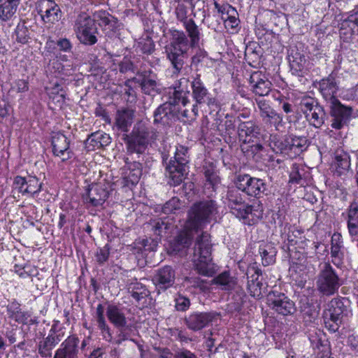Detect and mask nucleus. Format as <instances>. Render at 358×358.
Segmentation results:
<instances>
[{
  "label": "nucleus",
  "instance_id": "8fccbe9b",
  "mask_svg": "<svg viewBox=\"0 0 358 358\" xmlns=\"http://www.w3.org/2000/svg\"><path fill=\"white\" fill-rule=\"evenodd\" d=\"M301 171H303V169H301ZM302 180L303 179L299 166L296 164H293L289 173V182L302 185Z\"/></svg>",
  "mask_w": 358,
  "mask_h": 358
},
{
  "label": "nucleus",
  "instance_id": "473e14b6",
  "mask_svg": "<svg viewBox=\"0 0 358 358\" xmlns=\"http://www.w3.org/2000/svg\"><path fill=\"white\" fill-rule=\"evenodd\" d=\"M20 306V304L15 300L12 301L6 307L8 316L17 323L27 324L30 314L29 312L22 311Z\"/></svg>",
  "mask_w": 358,
  "mask_h": 358
},
{
  "label": "nucleus",
  "instance_id": "a878e982",
  "mask_svg": "<svg viewBox=\"0 0 358 358\" xmlns=\"http://www.w3.org/2000/svg\"><path fill=\"white\" fill-rule=\"evenodd\" d=\"M261 132L260 127L253 120L241 122L238 124L237 133L238 139L243 143L258 138Z\"/></svg>",
  "mask_w": 358,
  "mask_h": 358
},
{
  "label": "nucleus",
  "instance_id": "13d9d810",
  "mask_svg": "<svg viewBox=\"0 0 358 358\" xmlns=\"http://www.w3.org/2000/svg\"><path fill=\"white\" fill-rule=\"evenodd\" d=\"M348 24L352 26L354 28L358 27V10L351 11L348 16L343 20L342 25L348 26Z\"/></svg>",
  "mask_w": 358,
  "mask_h": 358
},
{
  "label": "nucleus",
  "instance_id": "37998d69",
  "mask_svg": "<svg viewBox=\"0 0 358 358\" xmlns=\"http://www.w3.org/2000/svg\"><path fill=\"white\" fill-rule=\"evenodd\" d=\"M227 18L224 20V26L226 28L235 29L239 24V19L236 16L237 14L236 10L231 6L227 5Z\"/></svg>",
  "mask_w": 358,
  "mask_h": 358
},
{
  "label": "nucleus",
  "instance_id": "2f4dec72",
  "mask_svg": "<svg viewBox=\"0 0 358 358\" xmlns=\"http://www.w3.org/2000/svg\"><path fill=\"white\" fill-rule=\"evenodd\" d=\"M300 312L306 323H312L318 316L319 311L307 297H303L299 301Z\"/></svg>",
  "mask_w": 358,
  "mask_h": 358
},
{
  "label": "nucleus",
  "instance_id": "dca6fc26",
  "mask_svg": "<svg viewBox=\"0 0 358 358\" xmlns=\"http://www.w3.org/2000/svg\"><path fill=\"white\" fill-rule=\"evenodd\" d=\"M156 74L152 71H138L136 76L131 78L134 83L138 85L141 92L152 96L161 93Z\"/></svg>",
  "mask_w": 358,
  "mask_h": 358
},
{
  "label": "nucleus",
  "instance_id": "ea45409f",
  "mask_svg": "<svg viewBox=\"0 0 358 358\" xmlns=\"http://www.w3.org/2000/svg\"><path fill=\"white\" fill-rule=\"evenodd\" d=\"M255 280L253 282L248 283L247 288L252 296L259 298L267 292V285L262 282V278L257 280V277H256Z\"/></svg>",
  "mask_w": 358,
  "mask_h": 358
},
{
  "label": "nucleus",
  "instance_id": "4d7b16f0",
  "mask_svg": "<svg viewBox=\"0 0 358 358\" xmlns=\"http://www.w3.org/2000/svg\"><path fill=\"white\" fill-rule=\"evenodd\" d=\"M310 341L313 348L315 350L318 347H321L324 345V342H328V340L325 339L324 335L320 332V334L315 333L310 335Z\"/></svg>",
  "mask_w": 358,
  "mask_h": 358
},
{
  "label": "nucleus",
  "instance_id": "4468645a",
  "mask_svg": "<svg viewBox=\"0 0 358 358\" xmlns=\"http://www.w3.org/2000/svg\"><path fill=\"white\" fill-rule=\"evenodd\" d=\"M301 47V43L299 45H291L287 52L290 71L293 75L297 76H303L308 71L306 52Z\"/></svg>",
  "mask_w": 358,
  "mask_h": 358
},
{
  "label": "nucleus",
  "instance_id": "aec40b11",
  "mask_svg": "<svg viewBox=\"0 0 358 358\" xmlns=\"http://www.w3.org/2000/svg\"><path fill=\"white\" fill-rule=\"evenodd\" d=\"M218 314L215 312H193L184 318L187 327L193 331H199L217 318Z\"/></svg>",
  "mask_w": 358,
  "mask_h": 358
},
{
  "label": "nucleus",
  "instance_id": "79ce46f5",
  "mask_svg": "<svg viewBox=\"0 0 358 358\" xmlns=\"http://www.w3.org/2000/svg\"><path fill=\"white\" fill-rule=\"evenodd\" d=\"M95 17L104 26L114 29L117 24V19L106 10H99L94 14Z\"/></svg>",
  "mask_w": 358,
  "mask_h": 358
},
{
  "label": "nucleus",
  "instance_id": "393cba45",
  "mask_svg": "<svg viewBox=\"0 0 358 358\" xmlns=\"http://www.w3.org/2000/svg\"><path fill=\"white\" fill-rule=\"evenodd\" d=\"M109 196V191L106 185L92 184L89 185L87 192V202L92 206H102Z\"/></svg>",
  "mask_w": 358,
  "mask_h": 358
},
{
  "label": "nucleus",
  "instance_id": "4be33fe9",
  "mask_svg": "<svg viewBox=\"0 0 358 358\" xmlns=\"http://www.w3.org/2000/svg\"><path fill=\"white\" fill-rule=\"evenodd\" d=\"M64 333L57 330L56 325L53 324L49 334L38 344V353L42 357H50L52 350L62 340Z\"/></svg>",
  "mask_w": 358,
  "mask_h": 358
},
{
  "label": "nucleus",
  "instance_id": "c756f323",
  "mask_svg": "<svg viewBox=\"0 0 358 358\" xmlns=\"http://www.w3.org/2000/svg\"><path fill=\"white\" fill-rule=\"evenodd\" d=\"M127 287L128 292L138 304L145 303L150 292L145 285L134 279L127 283Z\"/></svg>",
  "mask_w": 358,
  "mask_h": 358
},
{
  "label": "nucleus",
  "instance_id": "338daca9",
  "mask_svg": "<svg viewBox=\"0 0 358 358\" xmlns=\"http://www.w3.org/2000/svg\"><path fill=\"white\" fill-rule=\"evenodd\" d=\"M210 235L207 232H203L201 236H198L196 239V245L197 246H213L210 243Z\"/></svg>",
  "mask_w": 358,
  "mask_h": 358
},
{
  "label": "nucleus",
  "instance_id": "0eeeda50",
  "mask_svg": "<svg viewBox=\"0 0 358 358\" xmlns=\"http://www.w3.org/2000/svg\"><path fill=\"white\" fill-rule=\"evenodd\" d=\"M341 279L329 263H324L317 278V290L324 296L336 293L341 287Z\"/></svg>",
  "mask_w": 358,
  "mask_h": 358
},
{
  "label": "nucleus",
  "instance_id": "58836bf2",
  "mask_svg": "<svg viewBox=\"0 0 358 358\" xmlns=\"http://www.w3.org/2000/svg\"><path fill=\"white\" fill-rule=\"evenodd\" d=\"M335 164L336 172L339 175L343 174L348 171L350 167V159L348 153L340 151L336 152L335 156Z\"/></svg>",
  "mask_w": 358,
  "mask_h": 358
},
{
  "label": "nucleus",
  "instance_id": "2eb2a0df",
  "mask_svg": "<svg viewBox=\"0 0 358 358\" xmlns=\"http://www.w3.org/2000/svg\"><path fill=\"white\" fill-rule=\"evenodd\" d=\"M193 249L192 261L198 272L206 276L213 273V264L211 248H192Z\"/></svg>",
  "mask_w": 358,
  "mask_h": 358
},
{
  "label": "nucleus",
  "instance_id": "72a5a7b5",
  "mask_svg": "<svg viewBox=\"0 0 358 358\" xmlns=\"http://www.w3.org/2000/svg\"><path fill=\"white\" fill-rule=\"evenodd\" d=\"M270 146L276 153H280L289 157L290 153V136L282 137L272 136Z\"/></svg>",
  "mask_w": 358,
  "mask_h": 358
},
{
  "label": "nucleus",
  "instance_id": "de8ad7c7",
  "mask_svg": "<svg viewBox=\"0 0 358 358\" xmlns=\"http://www.w3.org/2000/svg\"><path fill=\"white\" fill-rule=\"evenodd\" d=\"M142 175L141 171H129L124 177V182L126 186H134L136 185Z\"/></svg>",
  "mask_w": 358,
  "mask_h": 358
},
{
  "label": "nucleus",
  "instance_id": "7ed1b4c3",
  "mask_svg": "<svg viewBox=\"0 0 358 358\" xmlns=\"http://www.w3.org/2000/svg\"><path fill=\"white\" fill-rule=\"evenodd\" d=\"M220 216V206L212 199L194 202L187 211L186 229L180 231L175 241L180 246H189L193 241L192 230L203 229L210 222L217 223Z\"/></svg>",
  "mask_w": 358,
  "mask_h": 358
},
{
  "label": "nucleus",
  "instance_id": "f8f14e48",
  "mask_svg": "<svg viewBox=\"0 0 358 358\" xmlns=\"http://www.w3.org/2000/svg\"><path fill=\"white\" fill-rule=\"evenodd\" d=\"M201 77V74L196 71L195 74L192 76V80L190 81L192 91V97L195 101L194 105L196 106V107L203 105L213 106L215 103V99L211 96Z\"/></svg>",
  "mask_w": 358,
  "mask_h": 358
},
{
  "label": "nucleus",
  "instance_id": "6e6552de",
  "mask_svg": "<svg viewBox=\"0 0 358 358\" xmlns=\"http://www.w3.org/2000/svg\"><path fill=\"white\" fill-rule=\"evenodd\" d=\"M343 301L338 298L332 299L324 306L322 319L325 327L332 333L338 331L343 324V313L345 310Z\"/></svg>",
  "mask_w": 358,
  "mask_h": 358
},
{
  "label": "nucleus",
  "instance_id": "a18cd8bd",
  "mask_svg": "<svg viewBox=\"0 0 358 358\" xmlns=\"http://www.w3.org/2000/svg\"><path fill=\"white\" fill-rule=\"evenodd\" d=\"M27 182L25 194H34L41 191L42 184L39 182L38 179L36 176H29L27 178Z\"/></svg>",
  "mask_w": 358,
  "mask_h": 358
},
{
  "label": "nucleus",
  "instance_id": "9d476101",
  "mask_svg": "<svg viewBox=\"0 0 358 358\" xmlns=\"http://www.w3.org/2000/svg\"><path fill=\"white\" fill-rule=\"evenodd\" d=\"M170 225L167 217H156L145 223L144 229L147 236L143 240V246H157Z\"/></svg>",
  "mask_w": 358,
  "mask_h": 358
},
{
  "label": "nucleus",
  "instance_id": "1a4fd4ad",
  "mask_svg": "<svg viewBox=\"0 0 358 358\" xmlns=\"http://www.w3.org/2000/svg\"><path fill=\"white\" fill-rule=\"evenodd\" d=\"M300 109L309 124L315 128H320L324 123L326 113L318 101L311 96H304L299 103Z\"/></svg>",
  "mask_w": 358,
  "mask_h": 358
},
{
  "label": "nucleus",
  "instance_id": "39448f33",
  "mask_svg": "<svg viewBox=\"0 0 358 358\" xmlns=\"http://www.w3.org/2000/svg\"><path fill=\"white\" fill-rule=\"evenodd\" d=\"M188 150V148L179 145L176 147L174 157L169 161L168 157L163 155L162 163L165 166V176L170 185H180L187 175L189 162Z\"/></svg>",
  "mask_w": 358,
  "mask_h": 358
},
{
  "label": "nucleus",
  "instance_id": "c85d7f7f",
  "mask_svg": "<svg viewBox=\"0 0 358 358\" xmlns=\"http://www.w3.org/2000/svg\"><path fill=\"white\" fill-rule=\"evenodd\" d=\"M106 316L109 322L117 329L129 327L124 309L115 304H109L106 308Z\"/></svg>",
  "mask_w": 358,
  "mask_h": 358
},
{
  "label": "nucleus",
  "instance_id": "f704fd0d",
  "mask_svg": "<svg viewBox=\"0 0 358 358\" xmlns=\"http://www.w3.org/2000/svg\"><path fill=\"white\" fill-rule=\"evenodd\" d=\"M309 145L308 139L304 136H290L289 158L294 159L299 156Z\"/></svg>",
  "mask_w": 358,
  "mask_h": 358
},
{
  "label": "nucleus",
  "instance_id": "c03bdc74",
  "mask_svg": "<svg viewBox=\"0 0 358 358\" xmlns=\"http://www.w3.org/2000/svg\"><path fill=\"white\" fill-rule=\"evenodd\" d=\"M239 189H231L227 191L226 196V204L228 207L236 206L245 201L242 197Z\"/></svg>",
  "mask_w": 358,
  "mask_h": 358
},
{
  "label": "nucleus",
  "instance_id": "ddd939ff",
  "mask_svg": "<svg viewBox=\"0 0 358 358\" xmlns=\"http://www.w3.org/2000/svg\"><path fill=\"white\" fill-rule=\"evenodd\" d=\"M270 307L278 314L292 315L296 311L295 303L284 293L278 291L270 292L268 294Z\"/></svg>",
  "mask_w": 358,
  "mask_h": 358
},
{
  "label": "nucleus",
  "instance_id": "5701e85b",
  "mask_svg": "<svg viewBox=\"0 0 358 358\" xmlns=\"http://www.w3.org/2000/svg\"><path fill=\"white\" fill-rule=\"evenodd\" d=\"M79 343L80 340L76 335L68 336L56 350L53 358H78Z\"/></svg>",
  "mask_w": 358,
  "mask_h": 358
},
{
  "label": "nucleus",
  "instance_id": "9b49d317",
  "mask_svg": "<svg viewBox=\"0 0 358 358\" xmlns=\"http://www.w3.org/2000/svg\"><path fill=\"white\" fill-rule=\"evenodd\" d=\"M235 185L241 192L247 195L260 198L266 194L267 191V184L264 180L255 177H252L249 174H238L235 179Z\"/></svg>",
  "mask_w": 358,
  "mask_h": 358
},
{
  "label": "nucleus",
  "instance_id": "49530a36",
  "mask_svg": "<svg viewBox=\"0 0 358 358\" xmlns=\"http://www.w3.org/2000/svg\"><path fill=\"white\" fill-rule=\"evenodd\" d=\"M16 41L22 44H26L30 39L29 31L24 24H18L15 29Z\"/></svg>",
  "mask_w": 358,
  "mask_h": 358
},
{
  "label": "nucleus",
  "instance_id": "680f3d73",
  "mask_svg": "<svg viewBox=\"0 0 358 358\" xmlns=\"http://www.w3.org/2000/svg\"><path fill=\"white\" fill-rule=\"evenodd\" d=\"M98 326V328L100 329L103 338L109 342L111 343L113 341V335L111 333V329L110 327L108 325L106 322L100 324Z\"/></svg>",
  "mask_w": 358,
  "mask_h": 358
},
{
  "label": "nucleus",
  "instance_id": "864d4df0",
  "mask_svg": "<svg viewBox=\"0 0 358 358\" xmlns=\"http://www.w3.org/2000/svg\"><path fill=\"white\" fill-rule=\"evenodd\" d=\"M274 248H270V251L266 250L264 248H260L259 253L262 255L263 264L268 265L275 262V253L273 250Z\"/></svg>",
  "mask_w": 358,
  "mask_h": 358
},
{
  "label": "nucleus",
  "instance_id": "20e7f679",
  "mask_svg": "<svg viewBox=\"0 0 358 358\" xmlns=\"http://www.w3.org/2000/svg\"><path fill=\"white\" fill-rule=\"evenodd\" d=\"M189 78L183 77L175 83L173 97H171L169 101L159 105L154 111L155 125L170 126L180 120L177 105L181 103L183 106H186L189 103Z\"/></svg>",
  "mask_w": 358,
  "mask_h": 358
},
{
  "label": "nucleus",
  "instance_id": "3c124183",
  "mask_svg": "<svg viewBox=\"0 0 358 358\" xmlns=\"http://www.w3.org/2000/svg\"><path fill=\"white\" fill-rule=\"evenodd\" d=\"M109 255V248H96L94 252L95 260L99 265H102L107 262Z\"/></svg>",
  "mask_w": 358,
  "mask_h": 358
},
{
  "label": "nucleus",
  "instance_id": "052dcab7",
  "mask_svg": "<svg viewBox=\"0 0 358 358\" xmlns=\"http://www.w3.org/2000/svg\"><path fill=\"white\" fill-rule=\"evenodd\" d=\"M289 258L294 264H297L295 261H301L306 256L304 255L303 251L297 250V248H287Z\"/></svg>",
  "mask_w": 358,
  "mask_h": 358
},
{
  "label": "nucleus",
  "instance_id": "4c0bfd02",
  "mask_svg": "<svg viewBox=\"0 0 358 358\" xmlns=\"http://www.w3.org/2000/svg\"><path fill=\"white\" fill-rule=\"evenodd\" d=\"M213 284L221 286L222 289L231 290L234 289L236 282L229 271H224L220 273L212 280Z\"/></svg>",
  "mask_w": 358,
  "mask_h": 358
},
{
  "label": "nucleus",
  "instance_id": "5fc2aeb1",
  "mask_svg": "<svg viewBox=\"0 0 358 358\" xmlns=\"http://www.w3.org/2000/svg\"><path fill=\"white\" fill-rule=\"evenodd\" d=\"M176 308L178 311H186L190 306L189 299L182 295L179 294L175 299Z\"/></svg>",
  "mask_w": 358,
  "mask_h": 358
},
{
  "label": "nucleus",
  "instance_id": "e433bc0d",
  "mask_svg": "<svg viewBox=\"0 0 358 358\" xmlns=\"http://www.w3.org/2000/svg\"><path fill=\"white\" fill-rule=\"evenodd\" d=\"M110 137L108 134L101 131L92 134L87 140V144L92 149H99L110 143Z\"/></svg>",
  "mask_w": 358,
  "mask_h": 358
},
{
  "label": "nucleus",
  "instance_id": "774afa93",
  "mask_svg": "<svg viewBox=\"0 0 358 358\" xmlns=\"http://www.w3.org/2000/svg\"><path fill=\"white\" fill-rule=\"evenodd\" d=\"M220 182V178L217 176V173H215L213 175H210V176L206 178V183L205 187H212L213 191H215L216 187L218 184Z\"/></svg>",
  "mask_w": 358,
  "mask_h": 358
},
{
  "label": "nucleus",
  "instance_id": "423d86ee",
  "mask_svg": "<svg viewBox=\"0 0 358 358\" xmlns=\"http://www.w3.org/2000/svg\"><path fill=\"white\" fill-rule=\"evenodd\" d=\"M73 30L80 43L85 45H94L100 36L94 20L86 13H81L77 17Z\"/></svg>",
  "mask_w": 358,
  "mask_h": 358
},
{
  "label": "nucleus",
  "instance_id": "69168bd1",
  "mask_svg": "<svg viewBox=\"0 0 358 358\" xmlns=\"http://www.w3.org/2000/svg\"><path fill=\"white\" fill-rule=\"evenodd\" d=\"M223 126L224 127L225 132L228 135H231L235 131L236 120L227 115Z\"/></svg>",
  "mask_w": 358,
  "mask_h": 358
},
{
  "label": "nucleus",
  "instance_id": "0e129e2a",
  "mask_svg": "<svg viewBox=\"0 0 358 358\" xmlns=\"http://www.w3.org/2000/svg\"><path fill=\"white\" fill-rule=\"evenodd\" d=\"M57 45L59 47L60 51L65 52H70L72 50L73 45L71 41L64 38H60L56 42Z\"/></svg>",
  "mask_w": 358,
  "mask_h": 358
},
{
  "label": "nucleus",
  "instance_id": "a19ab883",
  "mask_svg": "<svg viewBox=\"0 0 358 358\" xmlns=\"http://www.w3.org/2000/svg\"><path fill=\"white\" fill-rule=\"evenodd\" d=\"M229 208L233 215L243 220H246L252 212V206L246 203L245 201Z\"/></svg>",
  "mask_w": 358,
  "mask_h": 358
},
{
  "label": "nucleus",
  "instance_id": "c9c22d12",
  "mask_svg": "<svg viewBox=\"0 0 358 358\" xmlns=\"http://www.w3.org/2000/svg\"><path fill=\"white\" fill-rule=\"evenodd\" d=\"M20 0H0V19L10 20L16 13Z\"/></svg>",
  "mask_w": 358,
  "mask_h": 358
},
{
  "label": "nucleus",
  "instance_id": "cd10ccee",
  "mask_svg": "<svg viewBox=\"0 0 358 358\" xmlns=\"http://www.w3.org/2000/svg\"><path fill=\"white\" fill-rule=\"evenodd\" d=\"M175 279L174 269L170 266H165L157 271L153 281L159 289L166 290L173 285Z\"/></svg>",
  "mask_w": 358,
  "mask_h": 358
},
{
  "label": "nucleus",
  "instance_id": "6ab92c4d",
  "mask_svg": "<svg viewBox=\"0 0 358 358\" xmlns=\"http://www.w3.org/2000/svg\"><path fill=\"white\" fill-rule=\"evenodd\" d=\"M36 9L45 24H55L62 17L61 8L54 0H39Z\"/></svg>",
  "mask_w": 358,
  "mask_h": 358
},
{
  "label": "nucleus",
  "instance_id": "a211bd4d",
  "mask_svg": "<svg viewBox=\"0 0 358 358\" xmlns=\"http://www.w3.org/2000/svg\"><path fill=\"white\" fill-rule=\"evenodd\" d=\"M339 83V77L334 71H332L328 76L323 78L317 83V87L323 99L329 104L339 101L337 99Z\"/></svg>",
  "mask_w": 358,
  "mask_h": 358
},
{
  "label": "nucleus",
  "instance_id": "6e6d98bb",
  "mask_svg": "<svg viewBox=\"0 0 358 358\" xmlns=\"http://www.w3.org/2000/svg\"><path fill=\"white\" fill-rule=\"evenodd\" d=\"M180 208V200L177 198H172L171 200L167 201L162 208V211L165 214L173 213L174 210H178Z\"/></svg>",
  "mask_w": 358,
  "mask_h": 358
},
{
  "label": "nucleus",
  "instance_id": "09e8293b",
  "mask_svg": "<svg viewBox=\"0 0 358 358\" xmlns=\"http://www.w3.org/2000/svg\"><path fill=\"white\" fill-rule=\"evenodd\" d=\"M245 275H247L248 283H249L256 281V277H257V280H259L262 275V270L257 267L256 264H254L248 267Z\"/></svg>",
  "mask_w": 358,
  "mask_h": 358
},
{
  "label": "nucleus",
  "instance_id": "603ef678",
  "mask_svg": "<svg viewBox=\"0 0 358 358\" xmlns=\"http://www.w3.org/2000/svg\"><path fill=\"white\" fill-rule=\"evenodd\" d=\"M341 38L345 42H348L355 34V28L348 24V26H343L342 22L341 23V27L339 30Z\"/></svg>",
  "mask_w": 358,
  "mask_h": 358
},
{
  "label": "nucleus",
  "instance_id": "bb28decb",
  "mask_svg": "<svg viewBox=\"0 0 358 358\" xmlns=\"http://www.w3.org/2000/svg\"><path fill=\"white\" fill-rule=\"evenodd\" d=\"M249 83L252 92L260 96L268 94L271 83L259 71L253 72L250 77Z\"/></svg>",
  "mask_w": 358,
  "mask_h": 358
},
{
  "label": "nucleus",
  "instance_id": "7c9ffc66",
  "mask_svg": "<svg viewBox=\"0 0 358 358\" xmlns=\"http://www.w3.org/2000/svg\"><path fill=\"white\" fill-rule=\"evenodd\" d=\"M347 227L349 234L358 236V201L354 199L346 209Z\"/></svg>",
  "mask_w": 358,
  "mask_h": 358
},
{
  "label": "nucleus",
  "instance_id": "f03ea898",
  "mask_svg": "<svg viewBox=\"0 0 358 358\" xmlns=\"http://www.w3.org/2000/svg\"><path fill=\"white\" fill-rule=\"evenodd\" d=\"M183 25L189 40L183 31L174 30L171 34L170 42L164 47L166 59L170 62L175 75L181 73L183 69H187L184 68V65L189 57V50L197 45L200 39L198 26L192 19H185Z\"/></svg>",
  "mask_w": 358,
  "mask_h": 358
},
{
  "label": "nucleus",
  "instance_id": "412c9836",
  "mask_svg": "<svg viewBox=\"0 0 358 358\" xmlns=\"http://www.w3.org/2000/svg\"><path fill=\"white\" fill-rule=\"evenodd\" d=\"M259 115L266 124L273 126L276 130L280 126H282V117L271 108L268 101L264 99H256Z\"/></svg>",
  "mask_w": 358,
  "mask_h": 358
},
{
  "label": "nucleus",
  "instance_id": "e2e57ef3",
  "mask_svg": "<svg viewBox=\"0 0 358 358\" xmlns=\"http://www.w3.org/2000/svg\"><path fill=\"white\" fill-rule=\"evenodd\" d=\"M198 115V107L196 106L192 105L191 110L189 111L188 109H185L182 111L179 110V116L180 120L182 118L194 119Z\"/></svg>",
  "mask_w": 358,
  "mask_h": 358
},
{
  "label": "nucleus",
  "instance_id": "f257e3e1",
  "mask_svg": "<svg viewBox=\"0 0 358 358\" xmlns=\"http://www.w3.org/2000/svg\"><path fill=\"white\" fill-rule=\"evenodd\" d=\"M134 117L133 110L129 108L119 110L116 113L115 125L119 130L125 133L122 135V139L126 145L127 153L141 155L145 152L149 145H152L157 141L159 132L145 123L138 122L134 124L131 131L127 134Z\"/></svg>",
  "mask_w": 358,
  "mask_h": 358
},
{
  "label": "nucleus",
  "instance_id": "b1692460",
  "mask_svg": "<svg viewBox=\"0 0 358 358\" xmlns=\"http://www.w3.org/2000/svg\"><path fill=\"white\" fill-rule=\"evenodd\" d=\"M70 141L62 133H55L52 136L53 155L65 162L72 157L73 152L69 149Z\"/></svg>",
  "mask_w": 358,
  "mask_h": 358
},
{
  "label": "nucleus",
  "instance_id": "f3484780",
  "mask_svg": "<svg viewBox=\"0 0 358 358\" xmlns=\"http://www.w3.org/2000/svg\"><path fill=\"white\" fill-rule=\"evenodd\" d=\"M331 127L334 129H341L347 126L352 114V108L346 106L340 101L329 103Z\"/></svg>",
  "mask_w": 358,
  "mask_h": 358
},
{
  "label": "nucleus",
  "instance_id": "bf43d9fd",
  "mask_svg": "<svg viewBox=\"0 0 358 358\" xmlns=\"http://www.w3.org/2000/svg\"><path fill=\"white\" fill-rule=\"evenodd\" d=\"M27 185V178L17 176L14 178L13 188L17 189L19 192L25 194Z\"/></svg>",
  "mask_w": 358,
  "mask_h": 358
}]
</instances>
